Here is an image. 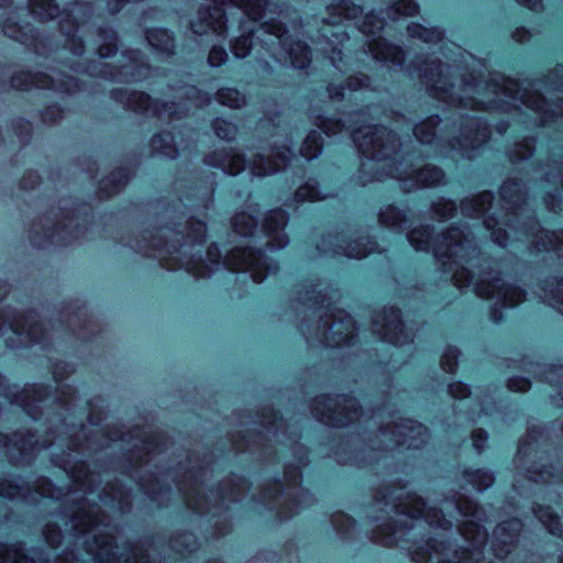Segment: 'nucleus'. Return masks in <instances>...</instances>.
Instances as JSON below:
<instances>
[{
    "label": "nucleus",
    "instance_id": "f257e3e1",
    "mask_svg": "<svg viewBox=\"0 0 563 563\" xmlns=\"http://www.w3.org/2000/svg\"><path fill=\"white\" fill-rule=\"evenodd\" d=\"M375 507L391 517L384 519L377 516L380 521L373 531V541L386 547H391L405 536L411 534L412 539L418 537L415 529H439L448 531L452 528V521L446 519L443 511L448 514L456 510L464 520L459 527L462 544L434 537H429L424 545L418 547L412 552V561L416 563H494L487 560L483 553V547L487 540L486 529L482 522L486 520L485 512L472 499L460 494H454L441 501V508L428 506L426 500L415 493L391 492L382 494L377 498Z\"/></svg>",
    "mask_w": 563,
    "mask_h": 563
},
{
    "label": "nucleus",
    "instance_id": "f03ea898",
    "mask_svg": "<svg viewBox=\"0 0 563 563\" xmlns=\"http://www.w3.org/2000/svg\"><path fill=\"white\" fill-rule=\"evenodd\" d=\"M541 82H518L509 78H494L490 81L471 75H457L456 69L439 60H431V96L450 106L462 109H517L519 104L534 113L536 124H547L556 117H563V100L554 108L540 93Z\"/></svg>",
    "mask_w": 563,
    "mask_h": 563
},
{
    "label": "nucleus",
    "instance_id": "7ed1b4c3",
    "mask_svg": "<svg viewBox=\"0 0 563 563\" xmlns=\"http://www.w3.org/2000/svg\"><path fill=\"white\" fill-rule=\"evenodd\" d=\"M68 474L73 481V486L67 493H64L60 487H55L46 477L36 481L34 492L43 497L55 499L65 497L71 530L77 533H86L90 529L95 531L92 542L85 541L87 552L93 556L95 562L152 563L147 550L139 547L132 548L122 560V554L119 556L114 552V549L118 550V545H113V537L99 530L100 526H107L106 516H100V508L93 504L95 498L92 497V487L99 475L92 473L84 462L75 464Z\"/></svg>",
    "mask_w": 563,
    "mask_h": 563
},
{
    "label": "nucleus",
    "instance_id": "20e7f679",
    "mask_svg": "<svg viewBox=\"0 0 563 563\" xmlns=\"http://www.w3.org/2000/svg\"><path fill=\"white\" fill-rule=\"evenodd\" d=\"M352 140L364 156L355 181L365 186L373 180L391 177L399 181L405 192L419 187H432L444 183V173L427 164L415 167L401 153L397 135L383 125H365L353 131Z\"/></svg>",
    "mask_w": 563,
    "mask_h": 563
},
{
    "label": "nucleus",
    "instance_id": "39448f33",
    "mask_svg": "<svg viewBox=\"0 0 563 563\" xmlns=\"http://www.w3.org/2000/svg\"><path fill=\"white\" fill-rule=\"evenodd\" d=\"M500 198L506 218L503 223L516 229L522 220L519 229L532 239L531 242L538 251L553 250L559 256L563 255V231L556 233L537 230L538 223L525 206L526 190L519 179H507L500 188Z\"/></svg>",
    "mask_w": 563,
    "mask_h": 563
},
{
    "label": "nucleus",
    "instance_id": "423d86ee",
    "mask_svg": "<svg viewBox=\"0 0 563 563\" xmlns=\"http://www.w3.org/2000/svg\"><path fill=\"white\" fill-rule=\"evenodd\" d=\"M433 254L444 273L452 274L450 279L457 288L471 285L474 272L470 266L477 257V249L466 227H451L433 244Z\"/></svg>",
    "mask_w": 563,
    "mask_h": 563
},
{
    "label": "nucleus",
    "instance_id": "0eeeda50",
    "mask_svg": "<svg viewBox=\"0 0 563 563\" xmlns=\"http://www.w3.org/2000/svg\"><path fill=\"white\" fill-rule=\"evenodd\" d=\"M210 4L201 7L196 18L191 21V30L194 33L202 35L209 30L219 35L225 31L227 20L224 18L223 5L232 3L234 7L251 20L256 21L265 18L268 13L282 12V5L276 2L266 0H209Z\"/></svg>",
    "mask_w": 563,
    "mask_h": 563
},
{
    "label": "nucleus",
    "instance_id": "6e6552de",
    "mask_svg": "<svg viewBox=\"0 0 563 563\" xmlns=\"http://www.w3.org/2000/svg\"><path fill=\"white\" fill-rule=\"evenodd\" d=\"M115 99L128 109L135 112H146L158 118L179 117L189 111V107L184 102L190 101L195 107H202L210 102L207 93L201 92L195 86H184L177 96V102L153 101L151 97L141 91L118 90L114 92Z\"/></svg>",
    "mask_w": 563,
    "mask_h": 563
},
{
    "label": "nucleus",
    "instance_id": "1a4fd4ad",
    "mask_svg": "<svg viewBox=\"0 0 563 563\" xmlns=\"http://www.w3.org/2000/svg\"><path fill=\"white\" fill-rule=\"evenodd\" d=\"M299 301L309 303L312 308L320 305V308H325V312L320 314V322L317 328L316 336L320 342L328 346H341L350 344L354 336V321L352 317L343 310L331 308L330 305L324 306L325 296L320 291L306 290L305 296H301V290L298 291Z\"/></svg>",
    "mask_w": 563,
    "mask_h": 563
},
{
    "label": "nucleus",
    "instance_id": "9d476101",
    "mask_svg": "<svg viewBox=\"0 0 563 563\" xmlns=\"http://www.w3.org/2000/svg\"><path fill=\"white\" fill-rule=\"evenodd\" d=\"M256 38L274 58H288L295 68L305 69L311 62V52L307 44L290 41L284 24L273 18L261 24L256 31Z\"/></svg>",
    "mask_w": 563,
    "mask_h": 563
},
{
    "label": "nucleus",
    "instance_id": "9b49d317",
    "mask_svg": "<svg viewBox=\"0 0 563 563\" xmlns=\"http://www.w3.org/2000/svg\"><path fill=\"white\" fill-rule=\"evenodd\" d=\"M206 236V224L198 220L187 221L184 230L162 229L159 235L154 238L152 246L158 250H165L169 255L178 254L176 260L180 266L186 267L198 277H206L211 269L206 265H196L191 260L185 258V246L191 243H201Z\"/></svg>",
    "mask_w": 563,
    "mask_h": 563
},
{
    "label": "nucleus",
    "instance_id": "f8f14e48",
    "mask_svg": "<svg viewBox=\"0 0 563 563\" xmlns=\"http://www.w3.org/2000/svg\"><path fill=\"white\" fill-rule=\"evenodd\" d=\"M30 12L40 21L46 22L60 16L58 22L60 32L66 36V46L74 55L84 53V44L80 37L76 36L79 22L70 21V14L67 12L59 13L58 5L54 0H29ZM92 8L88 3H76L71 9V15L80 23L91 15Z\"/></svg>",
    "mask_w": 563,
    "mask_h": 563
},
{
    "label": "nucleus",
    "instance_id": "ddd939ff",
    "mask_svg": "<svg viewBox=\"0 0 563 563\" xmlns=\"http://www.w3.org/2000/svg\"><path fill=\"white\" fill-rule=\"evenodd\" d=\"M59 211H51L36 219L29 232L33 245L43 247L46 243H68L85 233L78 220L67 219Z\"/></svg>",
    "mask_w": 563,
    "mask_h": 563
},
{
    "label": "nucleus",
    "instance_id": "4468645a",
    "mask_svg": "<svg viewBox=\"0 0 563 563\" xmlns=\"http://www.w3.org/2000/svg\"><path fill=\"white\" fill-rule=\"evenodd\" d=\"M360 405L347 396H318L311 405L314 418L324 424L343 427L358 419Z\"/></svg>",
    "mask_w": 563,
    "mask_h": 563
},
{
    "label": "nucleus",
    "instance_id": "2eb2a0df",
    "mask_svg": "<svg viewBox=\"0 0 563 563\" xmlns=\"http://www.w3.org/2000/svg\"><path fill=\"white\" fill-rule=\"evenodd\" d=\"M377 438L379 449L387 450L397 445L419 449L427 442L429 433L427 428L417 421L397 418L382 426Z\"/></svg>",
    "mask_w": 563,
    "mask_h": 563
},
{
    "label": "nucleus",
    "instance_id": "dca6fc26",
    "mask_svg": "<svg viewBox=\"0 0 563 563\" xmlns=\"http://www.w3.org/2000/svg\"><path fill=\"white\" fill-rule=\"evenodd\" d=\"M363 13V9L356 5L351 0H339L327 7L328 16L323 19L325 26L321 30V36L331 46L332 54H340L344 41L347 40V34L339 26L343 18L355 19Z\"/></svg>",
    "mask_w": 563,
    "mask_h": 563
},
{
    "label": "nucleus",
    "instance_id": "f3484780",
    "mask_svg": "<svg viewBox=\"0 0 563 563\" xmlns=\"http://www.w3.org/2000/svg\"><path fill=\"white\" fill-rule=\"evenodd\" d=\"M224 264L232 271H250L254 283L260 284L268 274L277 272V265L262 254L260 250L251 247H235L224 260Z\"/></svg>",
    "mask_w": 563,
    "mask_h": 563
},
{
    "label": "nucleus",
    "instance_id": "a211bd4d",
    "mask_svg": "<svg viewBox=\"0 0 563 563\" xmlns=\"http://www.w3.org/2000/svg\"><path fill=\"white\" fill-rule=\"evenodd\" d=\"M474 289L482 298H496L505 307H515L525 300L526 292L516 286L506 285L498 274L492 272L481 275Z\"/></svg>",
    "mask_w": 563,
    "mask_h": 563
},
{
    "label": "nucleus",
    "instance_id": "6ab92c4d",
    "mask_svg": "<svg viewBox=\"0 0 563 563\" xmlns=\"http://www.w3.org/2000/svg\"><path fill=\"white\" fill-rule=\"evenodd\" d=\"M489 137L487 125L478 118H473L460 124L457 134L446 139L451 151L462 156L471 157L473 152Z\"/></svg>",
    "mask_w": 563,
    "mask_h": 563
},
{
    "label": "nucleus",
    "instance_id": "aec40b11",
    "mask_svg": "<svg viewBox=\"0 0 563 563\" xmlns=\"http://www.w3.org/2000/svg\"><path fill=\"white\" fill-rule=\"evenodd\" d=\"M11 85L15 89L27 90L32 87L55 89L64 92H73L77 88V81L71 76L55 78L44 73L19 71L11 78Z\"/></svg>",
    "mask_w": 563,
    "mask_h": 563
},
{
    "label": "nucleus",
    "instance_id": "412c9836",
    "mask_svg": "<svg viewBox=\"0 0 563 563\" xmlns=\"http://www.w3.org/2000/svg\"><path fill=\"white\" fill-rule=\"evenodd\" d=\"M373 331L382 340L394 345H402L411 341V335L404 330L399 310L393 307L375 313Z\"/></svg>",
    "mask_w": 563,
    "mask_h": 563
},
{
    "label": "nucleus",
    "instance_id": "4be33fe9",
    "mask_svg": "<svg viewBox=\"0 0 563 563\" xmlns=\"http://www.w3.org/2000/svg\"><path fill=\"white\" fill-rule=\"evenodd\" d=\"M7 325L13 333L25 335L32 342L42 343L47 336L45 324L37 319L34 312L20 313L12 318L0 316V334Z\"/></svg>",
    "mask_w": 563,
    "mask_h": 563
},
{
    "label": "nucleus",
    "instance_id": "5701e85b",
    "mask_svg": "<svg viewBox=\"0 0 563 563\" xmlns=\"http://www.w3.org/2000/svg\"><path fill=\"white\" fill-rule=\"evenodd\" d=\"M342 243H345L343 238L329 235L322 239L321 243L318 244V249L325 254L332 252L333 254L345 255L350 258H362L373 250L375 244L368 238L352 241L346 246H343Z\"/></svg>",
    "mask_w": 563,
    "mask_h": 563
},
{
    "label": "nucleus",
    "instance_id": "b1692460",
    "mask_svg": "<svg viewBox=\"0 0 563 563\" xmlns=\"http://www.w3.org/2000/svg\"><path fill=\"white\" fill-rule=\"evenodd\" d=\"M7 446L9 457L14 462L29 461L33 452L38 448H46L47 443H40L31 432H16L10 438L0 434V446Z\"/></svg>",
    "mask_w": 563,
    "mask_h": 563
},
{
    "label": "nucleus",
    "instance_id": "393cba45",
    "mask_svg": "<svg viewBox=\"0 0 563 563\" xmlns=\"http://www.w3.org/2000/svg\"><path fill=\"white\" fill-rule=\"evenodd\" d=\"M177 489L186 499L189 508L198 512H208L210 508V497L206 496L205 488L198 481L197 474L187 472L184 474L181 481L176 483Z\"/></svg>",
    "mask_w": 563,
    "mask_h": 563
},
{
    "label": "nucleus",
    "instance_id": "a878e982",
    "mask_svg": "<svg viewBox=\"0 0 563 563\" xmlns=\"http://www.w3.org/2000/svg\"><path fill=\"white\" fill-rule=\"evenodd\" d=\"M290 155L291 151L288 146H275L268 154H255L250 163V169L258 177L274 174L287 164Z\"/></svg>",
    "mask_w": 563,
    "mask_h": 563
},
{
    "label": "nucleus",
    "instance_id": "bb28decb",
    "mask_svg": "<svg viewBox=\"0 0 563 563\" xmlns=\"http://www.w3.org/2000/svg\"><path fill=\"white\" fill-rule=\"evenodd\" d=\"M299 477L300 473L297 467L291 465L287 466L285 471V479L287 482L286 499L284 500L285 506L279 512L283 518H288L296 514V510H292L290 504H296L297 508H300L309 506L312 503V496L309 492L296 486Z\"/></svg>",
    "mask_w": 563,
    "mask_h": 563
},
{
    "label": "nucleus",
    "instance_id": "cd10ccee",
    "mask_svg": "<svg viewBox=\"0 0 563 563\" xmlns=\"http://www.w3.org/2000/svg\"><path fill=\"white\" fill-rule=\"evenodd\" d=\"M141 53L137 51L130 53V64H124L121 66V69L113 74L112 70H108V65L102 66L101 69H98L95 64L87 66L85 69L91 76H101V77H110L113 79H122V80H141L146 77V67L141 62Z\"/></svg>",
    "mask_w": 563,
    "mask_h": 563
},
{
    "label": "nucleus",
    "instance_id": "c85d7f7f",
    "mask_svg": "<svg viewBox=\"0 0 563 563\" xmlns=\"http://www.w3.org/2000/svg\"><path fill=\"white\" fill-rule=\"evenodd\" d=\"M107 439L111 441L122 440L130 441L134 440L132 448L130 449V462L139 464L143 460L144 454H148L150 452L156 449L155 439L147 437L144 432H142L139 428L133 429L129 433H123L121 430H111L108 434Z\"/></svg>",
    "mask_w": 563,
    "mask_h": 563
},
{
    "label": "nucleus",
    "instance_id": "c756f323",
    "mask_svg": "<svg viewBox=\"0 0 563 563\" xmlns=\"http://www.w3.org/2000/svg\"><path fill=\"white\" fill-rule=\"evenodd\" d=\"M521 526V522L514 518L501 522L495 528L493 533V551L496 558L503 560L511 553Z\"/></svg>",
    "mask_w": 563,
    "mask_h": 563
},
{
    "label": "nucleus",
    "instance_id": "7c9ffc66",
    "mask_svg": "<svg viewBox=\"0 0 563 563\" xmlns=\"http://www.w3.org/2000/svg\"><path fill=\"white\" fill-rule=\"evenodd\" d=\"M367 46L373 59L388 68L400 67L404 63L402 49L383 37L368 41Z\"/></svg>",
    "mask_w": 563,
    "mask_h": 563
},
{
    "label": "nucleus",
    "instance_id": "2f4dec72",
    "mask_svg": "<svg viewBox=\"0 0 563 563\" xmlns=\"http://www.w3.org/2000/svg\"><path fill=\"white\" fill-rule=\"evenodd\" d=\"M287 222V214L282 209H274L264 219L263 229L268 236L267 245L272 250H278L287 245L288 238L283 232Z\"/></svg>",
    "mask_w": 563,
    "mask_h": 563
},
{
    "label": "nucleus",
    "instance_id": "473e14b6",
    "mask_svg": "<svg viewBox=\"0 0 563 563\" xmlns=\"http://www.w3.org/2000/svg\"><path fill=\"white\" fill-rule=\"evenodd\" d=\"M11 402L22 407V409L32 418L36 419L40 404L46 400V388L40 385L24 387L20 393L7 395Z\"/></svg>",
    "mask_w": 563,
    "mask_h": 563
},
{
    "label": "nucleus",
    "instance_id": "72a5a7b5",
    "mask_svg": "<svg viewBox=\"0 0 563 563\" xmlns=\"http://www.w3.org/2000/svg\"><path fill=\"white\" fill-rule=\"evenodd\" d=\"M210 165L220 167L224 173L230 175L239 174L245 168V158L238 152H216L207 157Z\"/></svg>",
    "mask_w": 563,
    "mask_h": 563
},
{
    "label": "nucleus",
    "instance_id": "f704fd0d",
    "mask_svg": "<svg viewBox=\"0 0 563 563\" xmlns=\"http://www.w3.org/2000/svg\"><path fill=\"white\" fill-rule=\"evenodd\" d=\"M137 481L140 488L144 490V493L153 500H156L159 505L163 504V498L161 495L164 490V485L167 478H172L173 482H176V475L174 472L159 473L153 477L152 474H148L147 477L133 475Z\"/></svg>",
    "mask_w": 563,
    "mask_h": 563
},
{
    "label": "nucleus",
    "instance_id": "c9c22d12",
    "mask_svg": "<svg viewBox=\"0 0 563 563\" xmlns=\"http://www.w3.org/2000/svg\"><path fill=\"white\" fill-rule=\"evenodd\" d=\"M129 492L119 483H108L98 498L110 509L123 512L129 507Z\"/></svg>",
    "mask_w": 563,
    "mask_h": 563
},
{
    "label": "nucleus",
    "instance_id": "e433bc0d",
    "mask_svg": "<svg viewBox=\"0 0 563 563\" xmlns=\"http://www.w3.org/2000/svg\"><path fill=\"white\" fill-rule=\"evenodd\" d=\"M41 553L33 550L32 555L23 552L21 544H0V563H48L40 558Z\"/></svg>",
    "mask_w": 563,
    "mask_h": 563
},
{
    "label": "nucleus",
    "instance_id": "4c0bfd02",
    "mask_svg": "<svg viewBox=\"0 0 563 563\" xmlns=\"http://www.w3.org/2000/svg\"><path fill=\"white\" fill-rule=\"evenodd\" d=\"M130 170L128 168H119L110 174L109 177L102 179L99 186L102 198H108L118 192L129 180Z\"/></svg>",
    "mask_w": 563,
    "mask_h": 563
},
{
    "label": "nucleus",
    "instance_id": "58836bf2",
    "mask_svg": "<svg viewBox=\"0 0 563 563\" xmlns=\"http://www.w3.org/2000/svg\"><path fill=\"white\" fill-rule=\"evenodd\" d=\"M261 424L267 434H272L276 441L280 440V434L285 435L287 424L278 417L272 408H265L261 415Z\"/></svg>",
    "mask_w": 563,
    "mask_h": 563
},
{
    "label": "nucleus",
    "instance_id": "ea45409f",
    "mask_svg": "<svg viewBox=\"0 0 563 563\" xmlns=\"http://www.w3.org/2000/svg\"><path fill=\"white\" fill-rule=\"evenodd\" d=\"M493 195L484 191L471 199H464L461 203L462 213L470 218L479 217L486 211V206H490Z\"/></svg>",
    "mask_w": 563,
    "mask_h": 563
},
{
    "label": "nucleus",
    "instance_id": "a19ab883",
    "mask_svg": "<svg viewBox=\"0 0 563 563\" xmlns=\"http://www.w3.org/2000/svg\"><path fill=\"white\" fill-rule=\"evenodd\" d=\"M378 221L383 227L393 230H401L404 224L407 222V216L405 211L393 205H388L380 209L378 213Z\"/></svg>",
    "mask_w": 563,
    "mask_h": 563
},
{
    "label": "nucleus",
    "instance_id": "79ce46f5",
    "mask_svg": "<svg viewBox=\"0 0 563 563\" xmlns=\"http://www.w3.org/2000/svg\"><path fill=\"white\" fill-rule=\"evenodd\" d=\"M151 147L153 152L162 154L168 158H175L178 153L175 137L169 132L154 135L151 141Z\"/></svg>",
    "mask_w": 563,
    "mask_h": 563
},
{
    "label": "nucleus",
    "instance_id": "37998d69",
    "mask_svg": "<svg viewBox=\"0 0 563 563\" xmlns=\"http://www.w3.org/2000/svg\"><path fill=\"white\" fill-rule=\"evenodd\" d=\"M533 514L542 526L553 536L562 534V527L556 514L549 506L533 507Z\"/></svg>",
    "mask_w": 563,
    "mask_h": 563
},
{
    "label": "nucleus",
    "instance_id": "c03bdc74",
    "mask_svg": "<svg viewBox=\"0 0 563 563\" xmlns=\"http://www.w3.org/2000/svg\"><path fill=\"white\" fill-rule=\"evenodd\" d=\"M0 496L9 499L21 497L23 499L34 500L29 487H25L24 484L18 479L10 478L0 481Z\"/></svg>",
    "mask_w": 563,
    "mask_h": 563
},
{
    "label": "nucleus",
    "instance_id": "a18cd8bd",
    "mask_svg": "<svg viewBox=\"0 0 563 563\" xmlns=\"http://www.w3.org/2000/svg\"><path fill=\"white\" fill-rule=\"evenodd\" d=\"M146 40L148 44L158 52L167 55L174 52V40L166 30H151L146 33Z\"/></svg>",
    "mask_w": 563,
    "mask_h": 563
},
{
    "label": "nucleus",
    "instance_id": "49530a36",
    "mask_svg": "<svg viewBox=\"0 0 563 563\" xmlns=\"http://www.w3.org/2000/svg\"><path fill=\"white\" fill-rule=\"evenodd\" d=\"M432 231L433 228L430 225H419L408 233L407 239L416 251H429Z\"/></svg>",
    "mask_w": 563,
    "mask_h": 563
},
{
    "label": "nucleus",
    "instance_id": "de8ad7c7",
    "mask_svg": "<svg viewBox=\"0 0 563 563\" xmlns=\"http://www.w3.org/2000/svg\"><path fill=\"white\" fill-rule=\"evenodd\" d=\"M440 122L438 115H431L413 128V134L420 143H431L435 137V129Z\"/></svg>",
    "mask_w": 563,
    "mask_h": 563
},
{
    "label": "nucleus",
    "instance_id": "09e8293b",
    "mask_svg": "<svg viewBox=\"0 0 563 563\" xmlns=\"http://www.w3.org/2000/svg\"><path fill=\"white\" fill-rule=\"evenodd\" d=\"M3 33L15 41L26 43L33 38V29L29 25H19L13 19L9 18L2 25Z\"/></svg>",
    "mask_w": 563,
    "mask_h": 563
},
{
    "label": "nucleus",
    "instance_id": "8fccbe9b",
    "mask_svg": "<svg viewBox=\"0 0 563 563\" xmlns=\"http://www.w3.org/2000/svg\"><path fill=\"white\" fill-rule=\"evenodd\" d=\"M408 34L410 37L419 38L424 43H437L443 37V32L439 29H428L417 23H411L408 25Z\"/></svg>",
    "mask_w": 563,
    "mask_h": 563
},
{
    "label": "nucleus",
    "instance_id": "3c124183",
    "mask_svg": "<svg viewBox=\"0 0 563 563\" xmlns=\"http://www.w3.org/2000/svg\"><path fill=\"white\" fill-rule=\"evenodd\" d=\"M216 99L223 106L232 109H240L246 103L245 96L234 88H221L216 95Z\"/></svg>",
    "mask_w": 563,
    "mask_h": 563
},
{
    "label": "nucleus",
    "instance_id": "603ef678",
    "mask_svg": "<svg viewBox=\"0 0 563 563\" xmlns=\"http://www.w3.org/2000/svg\"><path fill=\"white\" fill-rule=\"evenodd\" d=\"M322 148V137L318 131H310L306 136L301 147L300 154L306 159H312L319 155Z\"/></svg>",
    "mask_w": 563,
    "mask_h": 563
},
{
    "label": "nucleus",
    "instance_id": "864d4df0",
    "mask_svg": "<svg viewBox=\"0 0 563 563\" xmlns=\"http://www.w3.org/2000/svg\"><path fill=\"white\" fill-rule=\"evenodd\" d=\"M245 33L236 37L232 43V53L238 58H244L250 54L253 45L254 30L243 26Z\"/></svg>",
    "mask_w": 563,
    "mask_h": 563
},
{
    "label": "nucleus",
    "instance_id": "5fc2aeb1",
    "mask_svg": "<svg viewBox=\"0 0 563 563\" xmlns=\"http://www.w3.org/2000/svg\"><path fill=\"white\" fill-rule=\"evenodd\" d=\"M101 43L98 46L100 57H109L117 52V34L110 29H102L99 32Z\"/></svg>",
    "mask_w": 563,
    "mask_h": 563
},
{
    "label": "nucleus",
    "instance_id": "6e6d98bb",
    "mask_svg": "<svg viewBox=\"0 0 563 563\" xmlns=\"http://www.w3.org/2000/svg\"><path fill=\"white\" fill-rule=\"evenodd\" d=\"M257 224L256 219L246 212L235 214L232 221L233 229L240 235H251Z\"/></svg>",
    "mask_w": 563,
    "mask_h": 563
},
{
    "label": "nucleus",
    "instance_id": "4d7b16f0",
    "mask_svg": "<svg viewBox=\"0 0 563 563\" xmlns=\"http://www.w3.org/2000/svg\"><path fill=\"white\" fill-rule=\"evenodd\" d=\"M464 476L477 490H483L494 483V475L484 470L465 471Z\"/></svg>",
    "mask_w": 563,
    "mask_h": 563
},
{
    "label": "nucleus",
    "instance_id": "13d9d810",
    "mask_svg": "<svg viewBox=\"0 0 563 563\" xmlns=\"http://www.w3.org/2000/svg\"><path fill=\"white\" fill-rule=\"evenodd\" d=\"M418 12V4L413 0H397L388 10L390 19L396 20L400 16H410Z\"/></svg>",
    "mask_w": 563,
    "mask_h": 563
},
{
    "label": "nucleus",
    "instance_id": "bf43d9fd",
    "mask_svg": "<svg viewBox=\"0 0 563 563\" xmlns=\"http://www.w3.org/2000/svg\"><path fill=\"white\" fill-rule=\"evenodd\" d=\"M501 222L495 218V213L493 216H487L484 219V224L488 231H492L493 241L499 246H506L507 241V232L499 227Z\"/></svg>",
    "mask_w": 563,
    "mask_h": 563
},
{
    "label": "nucleus",
    "instance_id": "052dcab7",
    "mask_svg": "<svg viewBox=\"0 0 563 563\" xmlns=\"http://www.w3.org/2000/svg\"><path fill=\"white\" fill-rule=\"evenodd\" d=\"M170 547L179 553L191 552L196 548V538L189 532L180 533L172 539Z\"/></svg>",
    "mask_w": 563,
    "mask_h": 563
},
{
    "label": "nucleus",
    "instance_id": "680f3d73",
    "mask_svg": "<svg viewBox=\"0 0 563 563\" xmlns=\"http://www.w3.org/2000/svg\"><path fill=\"white\" fill-rule=\"evenodd\" d=\"M534 150V140L526 137L523 141L515 144L514 148L509 152L511 161H522L532 155Z\"/></svg>",
    "mask_w": 563,
    "mask_h": 563
},
{
    "label": "nucleus",
    "instance_id": "e2e57ef3",
    "mask_svg": "<svg viewBox=\"0 0 563 563\" xmlns=\"http://www.w3.org/2000/svg\"><path fill=\"white\" fill-rule=\"evenodd\" d=\"M552 468V466L547 467L544 465L534 464L527 468L526 475L530 481L534 483H547L552 477H554Z\"/></svg>",
    "mask_w": 563,
    "mask_h": 563
},
{
    "label": "nucleus",
    "instance_id": "0e129e2a",
    "mask_svg": "<svg viewBox=\"0 0 563 563\" xmlns=\"http://www.w3.org/2000/svg\"><path fill=\"white\" fill-rule=\"evenodd\" d=\"M324 197L325 196H321L313 181H308L305 186L299 187L295 194V199L297 201H317Z\"/></svg>",
    "mask_w": 563,
    "mask_h": 563
},
{
    "label": "nucleus",
    "instance_id": "69168bd1",
    "mask_svg": "<svg viewBox=\"0 0 563 563\" xmlns=\"http://www.w3.org/2000/svg\"><path fill=\"white\" fill-rule=\"evenodd\" d=\"M456 210V207L453 201L440 199L438 202H434L432 206V211L435 217L440 220H446L451 218Z\"/></svg>",
    "mask_w": 563,
    "mask_h": 563
},
{
    "label": "nucleus",
    "instance_id": "338daca9",
    "mask_svg": "<svg viewBox=\"0 0 563 563\" xmlns=\"http://www.w3.org/2000/svg\"><path fill=\"white\" fill-rule=\"evenodd\" d=\"M317 125L328 135H334L342 132L345 124L338 118H322L319 119Z\"/></svg>",
    "mask_w": 563,
    "mask_h": 563
},
{
    "label": "nucleus",
    "instance_id": "774afa93",
    "mask_svg": "<svg viewBox=\"0 0 563 563\" xmlns=\"http://www.w3.org/2000/svg\"><path fill=\"white\" fill-rule=\"evenodd\" d=\"M213 129L218 137L222 140H233L236 135V126L224 120H216L213 122Z\"/></svg>",
    "mask_w": 563,
    "mask_h": 563
}]
</instances>
